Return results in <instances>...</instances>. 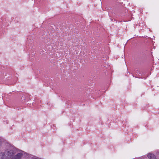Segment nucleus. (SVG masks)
Instances as JSON below:
<instances>
[{
  "mask_svg": "<svg viewBox=\"0 0 159 159\" xmlns=\"http://www.w3.org/2000/svg\"><path fill=\"white\" fill-rule=\"evenodd\" d=\"M14 154L13 151L11 150H7L6 151L4 154L3 155L2 158H9L12 156Z\"/></svg>",
  "mask_w": 159,
  "mask_h": 159,
  "instance_id": "obj_1",
  "label": "nucleus"
},
{
  "mask_svg": "<svg viewBox=\"0 0 159 159\" xmlns=\"http://www.w3.org/2000/svg\"><path fill=\"white\" fill-rule=\"evenodd\" d=\"M148 157L149 159H155L156 158L155 156L153 154L150 153L148 154Z\"/></svg>",
  "mask_w": 159,
  "mask_h": 159,
  "instance_id": "obj_3",
  "label": "nucleus"
},
{
  "mask_svg": "<svg viewBox=\"0 0 159 159\" xmlns=\"http://www.w3.org/2000/svg\"><path fill=\"white\" fill-rule=\"evenodd\" d=\"M22 156L21 153H19L17 154L13 159H20Z\"/></svg>",
  "mask_w": 159,
  "mask_h": 159,
  "instance_id": "obj_2",
  "label": "nucleus"
},
{
  "mask_svg": "<svg viewBox=\"0 0 159 159\" xmlns=\"http://www.w3.org/2000/svg\"><path fill=\"white\" fill-rule=\"evenodd\" d=\"M35 159V158H34V159Z\"/></svg>",
  "mask_w": 159,
  "mask_h": 159,
  "instance_id": "obj_4",
  "label": "nucleus"
}]
</instances>
